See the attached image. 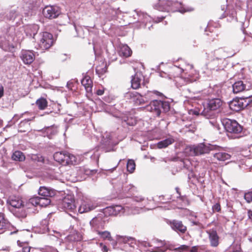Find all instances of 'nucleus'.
<instances>
[{"instance_id": "nucleus-1", "label": "nucleus", "mask_w": 252, "mask_h": 252, "mask_svg": "<svg viewBox=\"0 0 252 252\" xmlns=\"http://www.w3.org/2000/svg\"><path fill=\"white\" fill-rule=\"evenodd\" d=\"M222 105V101L220 98H214L209 100L204 106V109L201 115L209 119V123L213 127L219 129V125L217 119V113L216 111L220 109Z\"/></svg>"}, {"instance_id": "nucleus-2", "label": "nucleus", "mask_w": 252, "mask_h": 252, "mask_svg": "<svg viewBox=\"0 0 252 252\" xmlns=\"http://www.w3.org/2000/svg\"><path fill=\"white\" fill-rule=\"evenodd\" d=\"M158 10L167 12L178 11L183 13L186 12L191 11L193 9L189 7H185L178 0H166L161 5H159Z\"/></svg>"}, {"instance_id": "nucleus-3", "label": "nucleus", "mask_w": 252, "mask_h": 252, "mask_svg": "<svg viewBox=\"0 0 252 252\" xmlns=\"http://www.w3.org/2000/svg\"><path fill=\"white\" fill-rule=\"evenodd\" d=\"M35 40L37 44V46H35L36 49L42 50L48 49L54 43L52 34L47 32L39 33L37 35Z\"/></svg>"}, {"instance_id": "nucleus-4", "label": "nucleus", "mask_w": 252, "mask_h": 252, "mask_svg": "<svg viewBox=\"0 0 252 252\" xmlns=\"http://www.w3.org/2000/svg\"><path fill=\"white\" fill-rule=\"evenodd\" d=\"M170 104L168 101L154 100L147 106V109L157 116L162 112H167L170 110Z\"/></svg>"}, {"instance_id": "nucleus-5", "label": "nucleus", "mask_w": 252, "mask_h": 252, "mask_svg": "<svg viewBox=\"0 0 252 252\" xmlns=\"http://www.w3.org/2000/svg\"><path fill=\"white\" fill-rule=\"evenodd\" d=\"M54 158L63 165L74 164L76 162V157L68 153L56 152L54 155Z\"/></svg>"}, {"instance_id": "nucleus-6", "label": "nucleus", "mask_w": 252, "mask_h": 252, "mask_svg": "<svg viewBox=\"0 0 252 252\" xmlns=\"http://www.w3.org/2000/svg\"><path fill=\"white\" fill-rule=\"evenodd\" d=\"M249 97L250 96L247 97L245 98L241 97L234 99L229 103L230 108L232 110L236 112L244 109L251 102L250 100H248Z\"/></svg>"}, {"instance_id": "nucleus-7", "label": "nucleus", "mask_w": 252, "mask_h": 252, "mask_svg": "<svg viewBox=\"0 0 252 252\" xmlns=\"http://www.w3.org/2000/svg\"><path fill=\"white\" fill-rule=\"evenodd\" d=\"M222 124L225 129L228 132L239 133L242 131V127L235 120H223Z\"/></svg>"}, {"instance_id": "nucleus-8", "label": "nucleus", "mask_w": 252, "mask_h": 252, "mask_svg": "<svg viewBox=\"0 0 252 252\" xmlns=\"http://www.w3.org/2000/svg\"><path fill=\"white\" fill-rule=\"evenodd\" d=\"M59 207L65 211H73L76 209V206L73 196L71 195H66L59 204Z\"/></svg>"}, {"instance_id": "nucleus-9", "label": "nucleus", "mask_w": 252, "mask_h": 252, "mask_svg": "<svg viewBox=\"0 0 252 252\" xmlns=\"http://www.w3.org/2000/svg\"><path fill=\"white\" fill-rule=\"evenodd\" d=\"M187 150H189V155L191 156H198L206 154L209 152L210 149L203 143H200L196 146H192L189 147Z\"/></svg>"}, {"instance_id": "nucleus-10", "label": "nucleus", "mask_w": 252, "mask_h": 252, "mask_svg": "<svg viewBox=\"0 0 252 252\" xmlns=\"http://www.w3.org/2000/svg\"><path fill=\"white\" fill-rule=\"evenodd\" d=\"M97 207L95 202L88 198H83L78 209L80 213H84L94 209Z\"/></svg>"}, {"instance_id": "nucleus-11", "label": "nucleus", "mask_w": 252, "mask_h": 252, "mask_svg": "<svg viewBox=\"0 0 252 252\" xmlns=\"http://www.w3.org/2000/svg\"><path fill=\"white\" fill-rule=\"evenodd\" d=\"M155 242H157V243H159V245L164 246L165 247V249L164 250H162L158 247V251H161L162 252H165L166 249H169L170 250H173L175 252L178 251L179 252H183L184 251H187L189 248L188 246L185 245H183L179 247L175 248L174 245L170 244L167 243L165 241H162L158 240H156Z\"/></svg>"}, {"instance_id": "nucleus-12", "label": "nucleus", "mask_w": 252, "mask_h": 252, "mask_svg": "<svg viewBox=\"0 0 252 252\" xmlns=\"http://www.w3.org/2000/svg\"><path fill=\"white\" fill-rule=\"evenodd\" d=\"M43 14L46 18L53 19L57 17L60 14V10L56 6H47L43 9Z\"/></svg>"}, {"instance_id": "nucleus-13", "label": "nucleus", "mask_w": 252, "mask_h": 252, "mask_svg": "<svg viewBox=\"0 0 252 252\" xmlns=\"http://www.w3.org/2000/svg\"><path fill=\"white\" fill-rule=\"evenodd\" d=\"M198 78V74H192L190 73L186 78L178 77L176 78V84L177 87H181L182 86L186 85L188 83H192L196 81Z\"/></svg>"}, {"instance_id": "nucleus-14", "label": "nucleus", "mask_w": 252, "mask_h": 252, "mask_svg": "<svg viewBox=\"0 0 252 252\" xmlns=\"http://www.w3.org/2000/svg\"><path fill=\"white\" fill-rule=\"evenodd\" d=\"M106 218L103 214H99L93 218L90 221L91 225L96 230L99 229H103L105 225Z\"/></svg>"}, {"instance_id": "nucleus-15", "label": "nucleus", "mask_w": 252, "mask_h": 252, "mask_svg": "<svg viewBox=\"0 0 252 252\" xmlns=\"http://www.w3.org/2000/svg\"><path fill=\"white\" fill-rule=\"evenodd\" d=\"M20 57L25 64H30L34 60L35 55L32 50H22Z\"/></svg>"}, {"instance_id": "nucleus-16", "label": "nucleus", "mask_w": 252, "mask_h": 252, "mask_svg": "<svg viewBox=\"0 0 252 252\" xmlns=\"http://www.w3.org/2000/svg\"><path fill=\"white\" fill-rule=\"evenodd\" d=\"M126 97L132 99L133 101L137 105L144 104L146 99L144 96H142L136 92H128L126 94Z\"/></svg>"}, {"instance_id": "nucleus-17", "label": "nucleus", "mask_w": 252, "mask_h": 252, "mask_svg": "<svg viewBox=\"0 0 252 252\" xmlns=\"http://www.w3.org/2000/svg\"><path fill=\"white\" fill-rule=\"evenodd\" d=\"M251 85L249 83L245 84L242 81L236 82L233 85V92L235 94H237L245 90H249L250 89Z\"/></svg>"}, {"instance_id": "nucleus-18", "label": "nucleus", "mask_w": 252, "mask_h": 252, "mask_svg": "<svg viewBox=\"0 0 252 252\" xmlns=\"http://www.w3.org/2000/svg\"><path fill=\"white\" fill-rule=\"evenodd\" d=\"M170 225L171 228L177 232L185 233L187 231V227L181 221L173 220L170 222Z\"/></svg>"}, {"instance_id": "nucleus-19", "label": "nucleus", "mask_w": 252, "mask_h": 252, "mask_svg": "<svg viewBox=\"0 0 252 252\" xmlns=\"http://www.w3.org/2000/svg\"><path fill=\"white\" fill-rule=\"evenodd\" d=\"M7 203L14 208V209H17L21 207H24L23 201L17 196H12L9 198L7 201Z\"/></svg>"}, {"instance_id": "nucleus-20", "label": "nucleus", "mask_w": 252, "mask_h": 252, "mask_svg": "<svg viewBox=\"0 0 252 252\" xmlns=\"http://www.w3.org/2000/svg\"><path fill=\"white\" fill-rule=\"evenodd\" d=\"M38 194L44 197H52L55 195L56 191L52 189L45 187H41L39 189Z\"/></svg>"}, {"instance_id": "nucleus-21", "label": "nucleus", "mask_w": 252, "mask_h": 252, "mask_svg": "<svg viewBox=\"0 0 252 252\" xmlns=\"http://www.w3.org/2000/svg\"><path fill=\"white\" fill-rule=\"evenodd\" d=\"M207 233L209 235L211 245L214 247L218 246L219 245V237L217 232L213 230H210L207 231Z\"/></svg>"}, {"instance_id": "nucleus-22", "label": "nucleus", "mask_w": 252, "mask_h": 252, "mask_svg": "<svg viewBox=\"0 0 252 252\" xmlns=\"http://www.w3.org/2000/svg\"><path fill=\"white\" fill-rule=\"evenodd\" d=\"M38 29L39 27L37 25H28L26 27L25 32L27 35L32 36L33 38L35 39L36 38V34Z\"/></svg>"}, {"instance_id": "nucleus-23", "label": "nucleus", "mask_w": 252, "mask_h": 252, "mask_svg": "<svg viewBox=\"0 0 252 252\" xmlns=\"http://www.w3.org/2000/svg\"><path fill=\"white\" fill-rule=\"evenodd\" d=\"M123 209L121 205H116L114 206H110L105 209V213H107L109 215L116 216L118 215Z\"/></svg>"}, {"instance_id": "nucleus-24", "label": "nucleus", "mask_w": 252, "mask_h": 252, "mask_svg": "<svg viewBox=\"0 0 252 252\" xmlns=\"http://www.w3.org/2000/svg\"><path fill=\"white\" fill-rule=\"evenodd\" d=\"M82 85L87 92H91L92 89V81L89 76H85L81 80Z\"/></svg>"}, {"instance_id": "nucleus-25", "label": "nucleus", "mask_w": 252, "mask_h": 252, "mask_svg": "<svg viewBox=\"0 0 252 252\" xmlns=\"http://www.w3.org/2000/svg\"><path fill=\"white\" fill-rule=\"evenodd\" d=\"M141 81V75L140 73H136L131 81V87L134 89H137L140 86V83Z\"/></svg>"}, {"instance_id": "nucleus-26", "label": "nucleus", "mask_w": 252, "mask_h": 252, "mask_svg": "<svg viewBox=\"0 0 252 252\" xmlns=\"http://www.w3.org/2000/svg\"><path fill=\"white\" fill-rule=\"evenodd\" d=\"M213 157L219 161H224L230 158V156L224 152H219L213 154Z\"/></svg>"}, {"instance_id": "nucleus-27", "label": "nucleus", "mask_w": 252, "mask_h": 252, "mask_svg": "<svg viewBox=\"0 0 252 252\" xmlns=\"http://www.w3.org/2000/svg\"><path fill=\"white\" fill-rule=\"evenodd\" d=\"M174 142L172 137H169L165 140L160 141L157 143V147L159 149L164 148L172 144Z\"/></svg>"}, {"instance_id": "nucleus-28", "label": "nucleus", "mask_w": 252, "mask_h": 252, "mask_svg": "<svg viewBox=\"0 0 252 252\" xmlns=\"http://www.w3.org/2000/svg\"><path fill=\"white\" fill-rule=\"evenodd\" d=\"M10 224L9 222L5 219L4 215L0 214V230L2 232L4 231L9 227Z\"/></svg>"}, {"instance_id": "nucleus-29", "label": "nucleus", "mask_w": 252, "mask_h": 252, "mask_svg": "<svg viewBox=\"0 0 252 252\" xmlns=\"http://www.w3.org/2000/svg\"><path fill=\"white\" fill-rule=\"evenodd\" d=\"M132 51L127 45H123L121 46L120 54L125 57H128L131 56Z\"/></svg>"}, {"instance_id": "nucleus-30", "label": "nucleus", "mask_w": 252, "mask_h": 252, "mask_svg": "<svg viewBox=\"0 0 252 252\" xmlns=\"http://www.w3.org/2000/svg\"><path fill=\"white\" fill-rule=\"evenodd\" d=\"M13 214L17 218H25L27 216V213L23 207L12 210Z\"/></svg>"}, {"instance_id": "nucleus-31", "label": "nucleus", "mask_w": 252, "mask_h": 252, "mask_svg": "<svg viewBox=\"0 0 252 252\" xmlns=\"http://www.w3.org/2000/svg\"><path fill=\"white\" fill-rule=\"evenodd\" d=\"M12 159L15 161H22L25 159V156L22 152L16 151L13 153Z\"/></svg>"}, {"instance_id": "nucleus-32", "label": "nucleus", "mask_w": 252, "mask_h": 252, "mask_svg": "<svg viewBox=\"0 0 252 252\" xmlns=\"http://www.w3.org/2000/svg\"><path fill=\"white\" fill-rule=\"evenodd\" d=\"M96 231L97 232V234L103 240H107L109 241H111L113 240V239L111 236V234L109 231H100L99 230H96Z\"/></svg>"}, {"instance_id": "nucleus-33", "label": "nucleus", "mask_w": 252, "mask_h": 252, "mask_svg": "<svg viewBox=\"0 0 252 252\" xmlns=\"http://www.w3.org/2000/svg\"><path fill=\"white\" fill-rule=\"evenodd\" d=\"M36 104L40 110H44L47 106V101L44 98H40L36 101Z\"/></svg>"}, {"instance_id": "nucleus-34", "label": "nucleus", "mask_w": 252, "mask_h": 252, "mask_svg": "<svg viewBox=\"0 0 252 252\" xmlns=\"http://www.w3.org/2000/svg\"><path fill=\"white\" fill-rule=\"evenodd\" d=\"M161 94L158 91H148L145 95L144 97L146 99V101L148 102L149 100L154 98V96L160 95Z\"/></svg>"}, {"instance_id": "nucleus-35", "label": "nucleus", "mask_w": 252, "mask_h": 252, "mask_svg": "<svg viewBox=\"0 0 252 252\" xmlns=\"http://www.w3.org/2000/svg\"><path fill=\"white\" fill-rule=\"evenodd\" d=\"M51 202L50 200L47 197H39L38 204L41 207H46Z\"/></svg>"}, {"instance_id": "nucleus-36", "label": "nucleus", "mask_w": 252, "mask_h": 252, "mask_svg": "<svg viewBox=\"0 0 252 252\" xmlns=\"http://www.w3.org/2000/svg\"><path fill=\"white\" fill-rule=\"evenodd\" d=\"M46 132L47 134V137L51 139L52 138V136L55 135L57 132V130L56 128L54 127H49L46 129Z\"/></svg>"}, {"instance_id": "nucleus-37", "label": "nucleus", "mask_w": 252, "mask_h": 252, "mask_svg": "<svg viewBox=\"0 0 252 252\" xmlns=\"http://www.w3.org/2000/svg\"><path fill=\"white\" fill-rule=\"evenodd\" d=\"M135 169V164L133 160L129 159L127 163V170L130 173H132Z\"/></svg>"}, {"instance_id": "nucleus-38", "label": "nucleus", "mask_w": 252, "mask_h": 252, "mask_svg": "<svg viewBox=\"0 0 252 252\" xmlns=\"http://www.w3.org/2000/svg\"><path fill=\"white\" fill-rule=\"evenodd\" d=\"M39 197L38 196H35L30 198L28 202V206L30 207V205H32L34 206L39 205Z\"/></svg>"}, {"instance_id": "nucleus-39", "label": "nucleus", "mask_w": 252, "mask_h": 252, "mask_svg": "<svg viewBox=\"0 0 252 252\" xmlns=\"http://www.w3.org/2000/svg\"><path fill=\"white\" fill-rule=\"evenodd\" d=\"M31 159L34 162H43L44 158L42 156L40 155L32 154L31 156Z\"/></svg>"}, {"instance_id": "nucleus-40", "label": "nucleus", "mask_w": 252, "mask_h": 252, "mask_svg": "<svg viewBox=\"0 0 252 252\" xmlns=\"http://www.w3.org/2000/svg\"><path fill=\"white\" fill-rule=\"evenodd\" d=\"M17 16L18 14L15 11L11 10L7 14V18L9 20H14Z\"/></svg>"}, {"instance_id": "nucleus-41", "label": "nucleus", "mask_w": 252, "mask_h": 252, "mask_svg": "<svg viewBox=\"0 0 252 252\" xmlns=\"http://www.w3.org/2000/svg\"><path fill=\"white\" fill-rule=\"evenodd\" d=\"M240 247L238 245H232L230 248V252H241L240 251Z\"/></svg>"}, {"instance_id": "nucleus-42", "label": "nucleus", "mask_w": 252, "mask_h": 252, "mask_svg": "<svg viewBox=\"0 0 252 252\" xmlns=\"http://www.w3.org/2000/svg\"><path fill=\"white\" fill-rule=\"evenodd\" d=\"M244 198L247 202L250 203L252 202V191L246 193L244 195Z\"/></svg>"}, {"instance_id": "nucleus-43", "label": "nucleus", "mask_w": 252, "mask_h": 252, "mask_svg": "<svg viewBox=\"0 0 252 252\" xmlns=\"http://www.w3.org/2000/svg\"><path fill=\"white\" fill-rule=\"evenodd\" d=\"M0 46L3 50L6 51H10L14 48V46L12 45H8V46H6L5 44H2Z\"/></svg>"}, {"instance_id": "nucleus-44", "label": "nucleus", "mask_w": 252, "mask_h": 252, "mask_svg": "<svg viewBox=\"0 0 252 252\" xmlns=\"http://www.w3.org/2000/svg\"><path fill=\"white\" fill-rule=\"evenodd\" d=\"M212 210L213 212H219L221 210V207L220 203H217L212 206Z\"/></svg>"}, {"instance_id": "nucleus-45", "label": "nucleus", "mask_w": 252, "mask_h": 252, "mask_svg": "<svg viewBox=\"0 0 252 252\" xmlns=\"http://www.w3.org/2000/svg\"><path fill=\"white\" fill-rule=\"evenodd\" d=\"M19 245H20L21 247H23L22 248V252H31V247H29L27 246H23V245H21V244L20 243L19 241H18L17 242Z\"/></svg>"}, {"instance_id": "nucleus-46", "label": "nucleus", "mask_w": 252, "mask_h": 252, "mask_svg": "<svg viewBox=\"0 0 252 252\" xmlns=\"http://www.w3.org/2000/svg\"><path fill=\"white\" fill-rule=\"evenodd\" d=\"M25 125H27L28 126H29V125L27 124V122H21L20 124V125H19V129L18 130L19 132H26L28 130H23V128H21V127L23 126H24Z\"/></svg>"}, {"instance_id": "nucleus-47", "label": "nucleus", "mask_w": 252, "mask_h": 252, "mask_svg": "<svg viewBox=\"0 0 252 252\" xmlns=\"http://www.w3.org/2000/svg\"><path fill=\"white\" fill-rule=\"evenodd\" d=\"M25 125H27L28 126H29V125L27 124V122H21L20 124V125H19V129L18 130L19 132H26L28 130H23V128H21V127L23 126H24Z\"/></svg>"}, {"instance_id": "nucleus-48", "label": "nucleus", "mask_w": 252, "mask_h": 252, "mask_svg": "<svg viewBox=\"0 0 252 252\" xmlns=\"http://www.w3.org/2000/svg\"><path fill=\"white\" fill-rule=\"evenodd\" d=\"M99 247L100 248L101 251L102 252H107L108 251V249L107 247V246L105 245H104L103 243H100L99 244Z\"/></svg>"}, {"instance_id": "nucleus-49", "label": "nucleus", "mask_w": 252, "mask_h": 252, "mask_svg": "<svg viewBox=\"0 0 252 252\" xmlns=\"http://www.w3.org/2000/svg\"><path fill=\"white\" fill-rule=\"evenodd\" d=\"M200 249V247L198 246L192 247L190 250L189 252H199V250Z\"/></svg>"}, {"instance_id": "nucleus-50", "label": "nucleus", "mask_w": 252, "mask_h": 252, "mask_svg": "<svg viewBox=\"0 0 252 252\" xmlns=\"http://www.w3.org/2000/svg\"><path fill=\"white\" fill-rule=\"evenodd\" d=\"M44 252H58V251L52 247L47 248Z\"/></svg>"}, {"instance_id": "nucleus-51", "label": "nucleus", "mask_w": 252, "mask_h": 252, "mask_svg": "<svg viewBox=\"0 0 252 252\" xmlns=\"http://www.w3.org/2000/svg\"><path fill=\"white\" fill-rule=\"evenodd\" d=\"M104 90L103 89H98L96 91V94L98 95H101L104 94Z\"/></svg>"}, {"instance_id": "nucleus-52", "label": "nucleus", "mask_w": 252, "mask_h": 252, "mask_svg": "<svg viewBox=\"0 0 252 252\" xmlns=\"http://www.w3.org/2000/svg\"><path fill=\"white\" fill-rule=\"evenodd\" d=\"M3 95V87L0 84V98Z\"/></svg>"}, {"instance_id": "nucleus-53", "label": "nucleus", "mask_w": 252, "mask_h": 252, "mask_svg": "<svg viewBox=\"0 0 252 252\" xmlns=\"http://www.w3.org/2000/svg\"><path fill=\"white\" fill-rule=\"evenodd\" d=\"M40 250L37 248H31V252H39Z\"/></svg>"}, {"instance_id": "nucleus-54", "label": "nucleus", "mask_w": 252, "mask_h": 252, "mask_svg": "<svg viewBox=\"0 0 252 252\" xmlns=\"http://www.w3.org/2000/svg\"><path fill=\"white\" fill-rule=\"evenodd\" d=\"M248 214L249 219L252 220V211H248Z\"/></svg>"}, {"instance_id": "nucleus-55", "label": "nucleus", "mask_w": 252, "mask_h": 252, "mask_svg": "<svg viewBox=\"0 0 252 252\" xmlns=\"http://www.w3.org/2000/svg\"><path fill=\"white\" fill-rule=\"evenodd\" d=\"M188 67L190 68V69H192V67H193V66L192 65H189V64H188Z\"/></svg>"}, {"instance_id": "nucleus-56", "label": "nucleus", "mask_w": 252, "mask_h": 252, "mask_svg": "<svg viewBox=\"0 0 252 252\" xmlns=\"http://www.w3.org/2000/svg\"><path fill=\"white\" fill-rule=\"evenodd\" d=\"M4 251H8V249H4V250H0V252H3Z\"/></svg>"}, {"instance_id": "nucleus-57", "label": "nucleus", "mask_w": 252, "mask_h": 252, "mask_svg": "<svg viewBox=\"0 0 252 252\" xmlns=\"http://www.w3.org/2000/svg\"><path fill=\"white\" fill-rule=\"evenodd\" d=\"M2 121L0 120V126L2 125Z\"/></svg>"}, {"instance_id": "nucleus-58", "label": "nucleus", "mask_w": 252, "mask_h": 252, "mask_svg": "<svg viewBox=\"0 0 252 252\" xmlns=\"http://www.w3.org/2000/svg\"><path fill=\"white\" fill-rule=\"evenodd\" d=\"M98 71V68L97 67V68H96V72H97Z\"/></svg>"}]
</instances>
